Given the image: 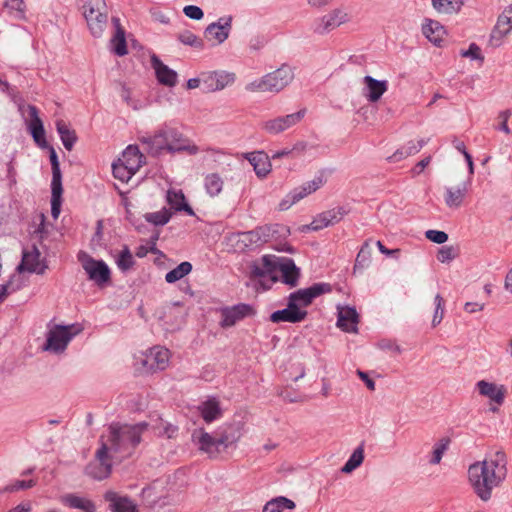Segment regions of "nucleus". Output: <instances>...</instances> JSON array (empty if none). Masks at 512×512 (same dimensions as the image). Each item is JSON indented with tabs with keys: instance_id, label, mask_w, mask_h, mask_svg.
<instances>
[{
	"instance_id": "f257e3e1",
	"label": "nucleus",
	"mask_w": 512,
	"mask_h": 512,
	"mask_svg": "<svg viewBox=\"0 0 512 512\" xmlns=\"http://www.w3.org/2000/svg\"><path fill=\"white\" fill-rule=\"evenodd\" d=\"M148 423L140 422L134 425L112 422L109 425V435L107 443L102 442L101 447L96 452L95 463H90L86 467V473L94 479L102 480L107 478L112 469V456L117 458L130 457L135 448L142 440V434L147 430Z\"/></svg>"
},
{
	"instance_id": "f03ea898",
	"label": "nucleus",
	"mask_w": 512,
	"mask_h": 512,
	"mask_svg": "<svg viewBox=\"0 0 512 512\" xmlns=\"http://www.w3.org/2000/svg\"><path fill=\"white\" fill-rule=\"evenodd\" d=\"M507 476V457L503 451H496L489 458L477 461L468 468L469 482L475 494L487 502L492 490L499 487Z\"/></svg>"
},
{
	"instance_id": "7ed1b4c3",
	"label": "nucleus",
	"mask_w": 512,
	"mask_h": 512,
	"mask_svg": "<svg viewBox=\"0 0 512 512\" xmlns=\"http://www.w3.org/2000/svg\"><path fill=\"white\" fill-rule=\"evenodd\" d=\"M143 144H147L155 153L166 150L171 154L187 152L189 155L198 153L199 148L174 127L162 125L153 136L141 138Z\"/></svg>"
},
{
	"instance_id": "20e7f679",
	"label": "nucleus",
	"mask_w": 512,
	"mask_h": 512,
	"mask_svg": "<svg viewBox=\"0 0 512 512\" xmlns=\"http://www.w3.org/2000/svg\"><path fill=\"white\" fill-rule=\"evenodd\" d=\"M241 436L242 433L238 425L226 424L219 427L213 434L200 430L198 435L195 431L192 438L201 451L213 458L216 457L221 450H225L236 444Z\"/></svg>"
},
{
	"instance_id": "39448f33",
	"label": "nucleus",
	"mask_w": 512,
	"mask_h": 512,
	"mask_svg": "<svg viewBox=\"0 0 512 512\" xmlns=\"http://www.w3.org/2000/svg\"><path fill=\"white\" fill-rule=\"evenodd\" d=\"M293 79L294 72L292 67L287 64H283L275 71L248 83L246 85V90L250 92L278 93L289 85Z\"/></svg>"
},
{
	"instance_id": "423d86ee",
	"label": "nucleus",
	"mask_w": 512,
	"mask_h": 512,
	"mask_svg": "<svg viewBox=\"0 0 512 512\" xmlns=\"http://www.w3.org/2000/svg\"><path fill=\"white\" fill-rule=\"evenodd\" d=\"M83 16L93 37L100 38L108 23V8L105 0H85Z\"/></svg>"
},
{
	"instance_id": "0eeeda50",
	"label": "nucleus",
	"mask_w": 512,
	"mask_h": 512,
	"mask_svg": "<svg viewBox=\"0 0 512 512\" xmlns=\"http://www.w3.org/2000/svg\"><path fill=\"white\" fill-rule=\"evenodd\" d=\"M79 331L80 329H77L75 325H56L48 332L44 349L54 353L63 352Z\"/></svg>"
},
{
	"instance_id": "6e6552de",
	"label": "nucleus",
	"mask_w": 512,
	"mask_h": 512,
	"mask_svg": "<svg viewBox=\"0 0 512 512\" xmlns=\"http://www.w3.org/2000/svg\"><path fill=\"white\" fill-rule=\"evenodd\" d=\"M332 288L329 283H314L312 286L299 289L297 291L292 292L288 300L295 304L296 307L305 308L308 307L315 298L319 297L322 294L331 292Z\"/></svg>"
},
{
	"instance_id": "1a4fd4ad",
	"label": "nucleus",
	"mask_w": 512,
	"mask_h": 512,
	"mask_svg": "<svg viewBox=\"0 0 512 512\" xmlns=\"http://www.w3.org/2000/svg\"><path fill=\"white\" fill-rule=\"evenodd\" d=\"M348 212L349 210L345 206H339L323 211L322 213L318 214L310 224L302 226L301 231H319L325 227L334 225L341 221L343 217L348 214Z\"/></svg>"
},
{
	"instance_id": "9d476101",
	"label": "nucleus",
	"mask_w": 512,
	"mask_h": 512,
	"mask_svg": "<svg viewBox=\"0 0 512 512\" xmlns=\"http://www.w3.org/2000/svg\"><path fill=\"white\" fill-rule=\"evenodd\" d=\"M221 321L220 326L222 328H229L234 326L238 321L243 320L246 317L254 316L256 311L250 304L239 303L231 307H224L220 310Z\"/></svg>"
},
{
	"instance_id": "9b49d317",
	"label": "nucleus",
	"mask_w": 512,
	"mask_h": 512,
	"mask_svg": "<svg viewBox=\"0 0 512 512\" xmlns=\"http://www.w3.org/2000/svg\"><path fill=\"white\" fill-rule=\"evenodd\" d=\"M231 28L232 17H223L206 27L204 37L207 41L211 42L212 46H217L222 44L229 37Z\"/></svg>"
},
{
	"instance_id": "f8f14e48",
	"label": "nucleus",
	"mask_w": 512,
	"mask_h": 512,
	"mask_svg": "<svg viewBox=\"0 0 512 512\" xmlns=\"http://www.w3.org/2000/svg\"><path fill=\"white\" fill-rule=\"evenodd\" d=\"M348 20V14L337 8L332 10L327 15H324L321 18L315 20L313 31L316 34L324 35L339 27L341 24L346 23Z\"/></svg>"
},
{
	"instance_id": "ddd939ff",
	"label": "nucleus",
	"mask_w": 512,
	"mask_h": 512,
	"mask_svg": "<svg viewBox=\"0 0 512 512\" xmlns=\"http://www.w3.org/2000/svg\"><path fill=\"white\" fill-rule=\"evenodd\" d=\"M82 266L88 274L89 279L94 281L98 286L108 283L111 279L110 268L103 260H95L87 256Z\"/></svg>"
},
{
	"instance_id": "4468645a",
	"label": "nucleus",
	"mask_w": 512,
	"mask_h": 512,
	"mask_svg": "<svg viewBox=\"0 0 512 512\" xmlns=\"http://www.w3.org/2000/svg\"><path fill=\"white\" fill-rule=\"evenodd\" d=\"M169 350L161 346H155L149 350L142 361L147 372H157L166 369L169 363Z\"/></svg>"
},
{
	"instance_id": "2eb2a0df",
	"label": "nucleus",
	"mask_w": 512,
	"mask_h": 512,
	"mask_svg": "<svg viewBox=\"0 0 512 512\" xmlns=\"http://www.w3.org/2000/svg\"><path fill=\"white\" fill-rule=\"evenodd\" d=\"M305 113L306 110L302 109L292 114L270 119L263 124V128L270 134H279L299 123L303 119Z\"/></svg>"
},
{
	"instance_id": "dca6fc26",
	"label": "nucleus",
	"mask_w": 512,
	"mask_h": 512,
	"mask_svg": "<svg viewBox=\"0 0 512 512\" xmlns=\"http://www.w3.org/2000/svg\"><path fill=\"white\" fill-rule=\"evenodd\" d=\"M236 239L235 248L240 251L254 250L265 244L261 226L253 230L239 232L232 236L231 240Z\"/></svg>"
},
{
	"instance_id": "f3484780",
	"label": "nucleus",
	"mask_w": 512,
	"mask_h": 512,
	"mask_svg": "<svg viewBox=\"0 0 512 512\" xmlns=\"http://www.w3.org/2000/svg\"><path fill=\"white\" fill-rule=\"evenodd\" d=\"M512 30V15L507 13V10L504 11L498 16L497 22L492 29L489 38V44L497 48L501 46L503 39L511 32Z\"/></svg>"
},
{
	"instance_id": "a211bd4d",
	"label": "nucleus",
	"mask_w": 512,
	"mask_h": 512,
	"mask_svg": "<svg viewBox=\"0 0 512 512\" xmlns=\"http://www.w3.org/2000/svg\"><path fill=\"white\" fill-rule=\"evenodd\" d=\"M280 258L264 255L261 265H253L252 275L257 278H268L271 282H276L278 280L276 272L279 271Z\"/></svg>"
},
{
	"instance_id": "6ab92c4d",
	"label": "nucleus",
	"mask_w": 512,
	"mask_h": 512,
	"mask_svg": "<svg viewBox=\"0 0 512 512\" xmlns=\"http://www.w3.org/2000/svg\"><path fill=\"white\" fill-rule=\"evenodd\" d=\"M308 315V312L304 309L296 307L289 300L287 307L282 310H277L270 315V321L273 323L289 322L299 323L303 321Z\"/></svg>"
},
{
	"instance_id": "aec40b11",
	"label": "nucleus",
	"mask_w": 512,
	"mask_h": 512,
	"mask_svg": "<svg viewBox=\"0 0 512 512\" xmlns=\"http://www.w3.org/2000/svg\"><path fill=\"white\" fill-rule=\"evenodd\" d=\"M150 62L160 84L168 87H174L177 84L178 75L176 71L165 65L157 55L153 54Z\"/></svg>"
},
{
	"instance_id": "412c9836",
	"label": "nucleus",
	"mask_w": 512,
	"mask_h": 512,
	"mask_svg": "<svg viewBox=\"0 0 512 512\" xmlns=\"http://www.w3.org/2000/svg\"><path fill=\"white\" fill-rule=\"evenodd\" d=\"M28 109L29 115L31 117V121L29 124V131L31 133V136L40 148L49 147V144L45 139V129L42 120L38 116V109L36 108V106L33 105H30Z\"/></svg>"
},
{
	"instance_id": "4be33fe9",
	"label": "nucleus",
	"mask_w": 512,
	"mask_h": 512,
	"mask_svg": "<svg viewBox=\"0 0 512 512\" xmlns=\"http://www.w3.org/2000/svg\"><path fill=\"white\" fill-rule=\"evenodd\" d=\"M279 272L282 282L290 287H296L300 278V269L291 258L281 257L279 262Z\"/></svg>"
},
{
	"instance_id": "5701e85b",
	"label": "nucleus",
	"mask_w": 512,
	"mask_h": 512,
	"mask_svg": "<svg viewBox=\"0 0 512 512\" xmlns=\"http://www.w3.org/2000/svg\"><path fill=\"white\" fill-rule=\"evenodd\" d=\"M112 23L115 28V33L110 39V51L119 57L125 56L128 53L125 30L121 26L119 18L112 17Z\"/></svg>"
},
{
	"instance_id": "b1692460",
	"label": "nucleus",
	"mask_w": 512,
	"mask_h": 512,
	"mask_svg": "<svg viewBox=\"0 0 512 512\" xmlns=\"http://www.w3.org/2000/svg\"><path fill=\"white\" fill-rule=\"evenodd\" d=\"M363 82L365 84L364 96L371 103L377 102L388 89L386 80H377L369 75L363 78Z\"/></svg>"
},
{
	"instance_id": "393cba45",
	"label": "nucleus",
	"mask_w": 512,
	"mask_h": 512,
	"mask_svg": "<svg viewBox=\"0 0 512 512\" xmlns=\"http://www.w3.org/2000/svg\"><path fill=\"white\" fill-rule=\"evenodd\" d=\"M359 322V315L354 307H343L339 309L337 326L348 333H357V324Z\"/></svg>"
},
{
	"instance_id": "a878e982",
	"label": "nucleus",
	"mask_w": 512,
	"mask_h": 512,
	"mask_svg": "<svg viewBox=\"0 0 512 512\" xmlns=\"http://www.w3.org/2000/svg\"><path fill=\"white\" fill-rule=\"evenodd\" d=\"M422 33L431 43L440 47L444 41L446 30L439 21L426 18L422 24Z\"/></svg>"
},
{
	"instance_id": "bb28decb",
	"label": "nucleus",
	"mask_w": 512,
	"mask_h": 512,
	"mask_svg": "<svg viewBox=\"0 0 512 512\" xmlns=\"http://www.w3.org/2000/svg\"><path fill=\"white\" fill-rule=\"evenodd\" d=\"M104 498L110 503L112 512H138L137 505L127 496H119L116 492L108 491Z\"/></svg>"
},
{
	"instance_id": "cd10ccee",
	"label": "nucleus",
	"mask_w": 512,
	"mask_h": 512,
	"mask_svg": "<svg viewBox=\"0 0 512 512\" xmlns=\"http://www.w3.org/2000/svg\"><path fill=\"white\" fill-rule=\"evenodd\" d=\"M119 161L124 162L130 170L136 173L145 163V156L141 153L138 146L129 145L123 151L122 157L119 158Z\"/></svg>"
},
{
	"instance_id": "c85d7f7f",
	"label": "nucleus",
	"mask_w": 512,
	"mask_h": 512,
	"mask_svg": "<svg viewBox=\"0 0 512 512\" xmlns=\"http://www.w3.org/2000/svg\"><path fill=\"white\" fill-rule=\"evenodd\" d=\"M477 387L481 395L488 397L498 405L504 402L506 392L504 386H497L494 383L481 380L477 383Z\"/></svg>"
},
{
	"instance_id": "c756f323",
	"label": "nucleus",
	"mask_w": 512,
	"mask_h": 512,
	"mask_svg": "<svg viewBox=\"0 0 512 512\" xmlns=\"http://www.w3.org/2000/svg\"><path fill=\"white\" fill-rule=\"evenodd\" d=\"M469 181L457 188L446 187L444 201L449 208H459L468 192Z\"/></svg>"
},
{
	"instance_id": "7c9ffc66",
	"label": "nucleus",
	"mask_w": 512,
	"mask_h": 512,
	"mask_svg": "<svg viewBox=\"0 0 512 512\" xmlns=\"http://www.w3.org/2000/svg\"><path fill=\"white\" fill-rule=\"evenodd\" d=\"M247 160L253 166L259 177H265L270 172L271 163L266 153L255 151L246 155Z\"/></svg>"
},
{
	"instance_id": "2f4dec72",
	"label": "nucleus",
	"mask_w": 512,
	"mask_h": 512,
	"mask_svg": "<svg viewBox=\"0 0 512 512\" xmlns=\"http://www.w3.org/2000/svg\"><path fill=\"white\" fill-rule=\"evenodd\" d=\"M265 243L280 241L290 235V228L287 225L274 223L261 226Z\"/></svg>"
},
{
	"instance_id": "473e14b6",
	"label": "nucleus",
	"mask_w": 512,
	"mask_h": 512,
	"mask_svg": "<svg viewBox=\"0 0 512 512\" xmlns=\"http://www.w3.org/2000/svg\"><path fill=\"white\" fill-rule=\"evenodd\" d=\"M61 501L65 506L73 509H80L83 512H95L96 510V506L93 501L73 493L64 495Z\"/></svg>"
},
{
	"instance_id": "72a5a7b5",
	"label": "nucleus",
	"mask_w": 512,
	"mask_h": 512,
	"mask_svg": "<svg viewBox=\"0 0 512 512\" xmlns=\"http://www.w3.org/2000/svg\"><path fill=\"white\" fill-rule=\"evenodd\" d=\"M56 130L65 149L71 151L78 140L75 130L71 129L64 120L56 121Z\"/></svg>"
},
{
	"instance_id": "f704fd0d",
	"label": "nucleus",
	"mask_w": 512,
	"mask_h": 512,
	"mask_svg": "<svg viewBox=\"0 0 512 512\" xmlns=\"http://www.w3.org/2000/svg\"><path fill=\"white\" fill-rule=\"evenodd\" d=\"M167 201L172 209L175 211H184L189 216H194V210L192 207L186 202L185 196L181 190L173 191L170 190L167 193Z\"/></svg>"
},
{
	"instance_id": "c9c22d12",
	"label": "nucleus",
	"mask_w": 512,
	"mask_h": 512,
	"mask_svg": "<svg viewBox=\"0 0 512 512\" xmlns=\"http://www.w3.org/2000/svg\"><path fill=\"white\" fill-rule=\"evenodd\" d=\"M428 140L420 139L415 143L414 141H409L406 145L402 146L401 148L397 149L395 153L389 157L391 161L397 162L404 158H407L408 156L417 154L426 144Z\"/></svg>"
},
{
	"instance_id": "e433bc0d",
	"label": "nucleus",
	"mask_w": 512,
	"mask_h": 512,
	"mask_svg": "<svg viewBox=\"0 0 512 512\" xmlns=\"http://www.w3.org/2000/svg\"><path fill=\"white\" fill-rule=\"evenodd\" d=\"M200 414L206 423H211L221 416V408L219 402L212 398L203 402L199 406Z\"/></svg>"
},
{
	"instance_id": "4c0bfd02",
	"label": "nucleus",
	"mask_w": 512,
	"mask_h": 512,
	"mask_svg": "<svg viewBox=\"0 0 512 512\" xmlns=\"http://www.w3.org/2000/svg\"><path fill=\"white\" fill-rule=\"evenodd\" d=\"M39 258L40 252L36 246H33V250L31 252H23L21 267H23L25 270L29 272L42 274L44 272V269L38 268Z\"/></svg>"
},
{
	"instance_id": "58836bf2",
	"label": "nucleus",
	"mask_w": 512,
	"mask_h": 512,
	"mask_svg": "<svg viewBox=\"0 0 512 512\" xmlns=\"http://www.w3.org/2000/svg\"><path fill=\"white\" fill-rule=\"evenodd\" d=\"M433 9L440 14H455L461 10L463 0H431Z\"/></svg>"
},
{
	"instance_id": "ea45409f",
	"label": "nucleus",
	"mask_w": 512,
	"mask_h": 512,
	"mask_svg": "<svg viewBox=\"0 0 512 512\" xmlns=\"http://www.w3.org/2000/svg\"><path fill=\"white\" fill-rule=\"evenodd\" d=\"M224 181L218 173H209L204 177V188L211 197L218 196L223 189Z\"/></svg>"
},
{
	"instance_id": "a19ab883",
	"label": "nucleus",
	"mask_w": 512,
	"mask_h": 512,
	"mask_svg": "<svg viewBox=\"0 0 512 512\" xmlns=\"http://www.w3.org/2000/svg\"><path fill=\"white\" fill-rule=\"evenodd\" d=\"M235 80L234 73L228 72H214L208 77V81H210L209 87L212 90H222L226 86L232 84Z\"/></svg>"
},
{
	"instance_id": "79ce46f5",
	"label": "nucleus",
	"mask_w": 512,
	"mask_h": 512,
	"mask_svg": "<svg viewBox=\"0 0 512 512\" xmlns=\"http://www.w3.org/2000/svg\"><path fill=\"white\" fill-rule=\"evenodd\" d=\"M294 508L295 503L292 500L279 496L268 501L263 507V512H282L285 509L292 510Z\"/></svg>"
},
{
	"instance_id": "37998d69",
	"label": "nucleus",
	"mask_w": 512,
	"mask_h": 512,
	"mask_svg": "<svg viewBox=\"0 0 512 512\" xmlns=\"http://www.w3.org/2000/svg\"><path fill=\"white\" fill-rule=\"evenodd\" d=\"M364 460V442H362L350 455L347 462L344 464V466L341 468V471L343 473H351L356 468H358Z\"/></svg>"
},
{
	"instance_id": "c03bdc74",
	"label": "nucleus",
	"mask_w": 512,
	"mask_h": 512,
	"mask_svg": "<svg viewBox=\"0 0 512 512\" xmlns=\"http://www.w3.org/2000/svg\"><path fill=\"white\" fill-rule=\"evenodd\" d=\"M324 184L322 176L316 177L315 179L304 183L303 185L295 188V199L301 200L307 195L315 192Z\"/></svg>"
},
{
	"instance_id": "a18cd8bd",
	"label": "nucleus",
	"mask_w": 512,
	"mask_h": 512,
	"mask_svg": "<svg viewBox=\"0 0 512 512\" xmlns=\"http://www.w3.org/2000/svg\"><path fill=\"white\" fill-rule=\"evenodd\" d=\"M192 271V264L188 261L181 262L177 267L167 272L165 280L167 283H175Z\"/></svg>"
},
{
	"instance_id": "49530a36",
	"label": "nucleus",
	"mask_w": 512,
	"mask_h": 512,
	"mask_svg": "<svg viewBox=\"0 0 512 512\" xmlns=\"http://www.w3.org/2000/svg\"><path fill=\"white\" fill-rule=\"evenodd\" d=\"M4 8H6L9 15L15 19H25L26 5L24 0H5Z\"/></svg>"
},
{
	"instance_id": "de8ad7c7",
	"label": "nucleus",
	"mask_w": 512,
	"mask_h": 512,
	"mask_svg": "<svg viewBox=\"0 0 512 512\" xmlns=\"http://www.w3.org/2000/svg\"><path fill=\"white\" fill-rule=\"evenodd\" d=\"M116 264L122 272H126L133 268L135 260L127 245H124L116 258Z\"/></svg>"
},
{
	"instance_id": "09e8293b",
	"label": "nucleus",
	"mask_w": 512,
	"mask_h": 512,
	"mask_svg": "<svg viewBox=\"0 0 512 512\" xmlns=\"http://www.w3.org/2000/svg\"><path fill=\"white\" fill-rule=\"evenodd\" d=\"M177 39L184 45L191 46L197 50H203L204 49V41L194 33H192L189 30H185L183 32H180L177 35Z\"/></svg>"
},
{
	"instance_id": "8fccbe9b",
	"label": "nucleus",
	"mask_w": 512,
	"mask_h": 512,
	"mask_svg": "<svg viewBox=\"0 0 512 512\" xmlns=\"http://www.w3.org/2000/svg\"><path fill=\"white\" fill-rule=\"evenodd\" d=\"M171 217L172 213L166 208L157 212L146 213L144 215L145 220L155 226H163L167 224Z\"/></svg>"
},
{
	"instance_id": "3c124183",
	"label": "nucleus",
	"mask_w": 512,
	"mask_h": 512,
	"mask_svg": "<svg viewBox=\"0 0 512 512\" xmlns=\"http://www.w3.org/2000/svg\"><path fill=\"white\" fill-rule=\"evenodd\" d=\"M47 149L49 150V159H50L51 169H52L51 185L62 184V173L60 170V164H59L57 153H56L55 149L50 145H49V147H47Z\"/></svg>"
},
{
	"instance_id": "603ef678",
	"label": "nucleus",
	"mask_w": 512,
	"mask_h": 512,
	"mask_svg": "<svg viewBox=\"0 0 512 512\" xmlns=\"http://www.w3.org/2000/svg\"><path fill=\"white\" fill-rule=\"evenodd\" d=\"M371 260V249L368 241L364 242L361 246L360 251L358 252L354 264V272L357 270L364 269L367 267Z\"/></svg>"
},
{
	"instance_id": "864d4df0",
	"label": "nucleus",
	"mask_w": 512,
	"mask_h": 512,
	"mask_svg": "<svg viewBox=\"0 0 512 512\" xmlns=\"http://www.w3.org/2000/svg\"><path fill=\"white\" fill-rule=\"evenodd\" d=\"M112 173L116 179L124 183L128 182L136 174L124 162L119 160L112 164Z\"/></svg>"
},
{
	"instance_id": "5fc2aeb1",
	"label": "nucleus",
	"mask_w": 512,
	"mask_h": 512,
	"mask_svg": "<svg viewBox=\"0 0 512 512\" xmlns=\"http://www.w3.org/2000/svg\"><path fill=\"white\" fill-rule=\"evenodd\" d=\"M51 213L54 218H57L60 213L61 196L63 193L62 184L51 185Z\"/></svg>"
},
{
	"instance_id": "6e6d98bb",
	"label": "nucleus",
	"mask_w": 512,
	"mask_h": 512,
	"mask_svg": "<svg viewBox=\"0 0 512 512\" xmlns=\"http://www.w3.org/2000/svg\"><path fill=\"white\" fill-rule=\"evenodd\" d=\"M450 443L449 438H442L439 442H437L434 445L433 451H432V457L430 459V464L436 465L439 464L443 454L448 449V445Z\"/></svg>"
},
{
	"instance_id": "4d7b16f0",
	"label": "nucleus",
	"mask_w": 512,
	"mask_h": 512,
	"mask_svg": "<svg viewBox=\"0 0 512 512\" xmlns=\"http://www.w3.org/2000/svg\"><path fill=\"white\" fill-rule=\"evenodd\" d=\"M434 303H435V311H434V315H433V319H432V326L436 327L437 325H439L441 323V321L444 317L445 300L440 294H437L434 298Z\"/></svg>"
},
{
	"instance_id": "13d9d810",
	"label": "nucleus",
	"mask_w": 512,
	"mask_h": 512,
	"mask_svg": "<svg viewBox=\"0 0 512 512\" xmlns=\"http://www.w3.org/2000/svg\"><path fill=\"white\" fill-rule=\"evenodd\" d=\"M37 484V481L34 479L30 480H16L15 482L5 486L1 492H16L19 490H26L34 487Z\"/></svg>"
},
{
	"instance_id": "bf43d9fd",
	"label": "nucleus",
	"mask_w": 512,
	"mask_h": 512,
	"mask_svg": "<svg viewBox=\"0 0 512 512\" xmlns=\"http://www.w3.org/2000/svg\"><path fill=\"white\" fill-rule=\"evenodd\" d=\"M154 430L157 435L159 436H166L167 438H173L178 432V427L170 424V423H163L161 421L159 426H155Z\"/></svg>"
},
{
	"instance_id": "052dcab7",
	"label": "nucleus",
	"mask_w": 512,
	"mask_h": 512,
	"mask_svg": "<svg viewBox=\"0 0 512 512\" xmlns=\"http://www.w3.org/2000/svg\"><path fill=\"white\" fill-rule=\"evenodd\" d=\"M460 55L465 58H471L473 60L484 61V56L481 54V49L476 43H471L467 50H461Z\"/></svg>"
},
{
	"instance_id": "680f3d73",
	"label": "nucleus",
	"mask_w": 512,
	"mask_h": 512,
	"mask_svg": "<svg viewBox=\"0 0 512 512\" xmlns=\"http://www.w3.org/2000/svg\"><path fill=\"white\" fill-rule=\"evenodd\" d=\"M512 115V111L510 109L503 110L499 112L498 119L500 120V123L498 126L495 127V129L504 132L505 134H510L511 130L508 126V120Z\"/></svg>"
},
{
	"instance_id": "e2e57ef3",
	"label": "nucleus",
	"mask_w": 512,
	"mask_h": 512,
	"mask_svg": "<svg viewBox=\"0 0 512 512\" xmlns=\"http://www.w3.org/2000/svg\"><path fill=\"white\" fill-rule=\"evenodd\" d=\"M425 236L428 240L437 244H443L448 240V234L440 230H428L425 232Z\"/></svg>"
},
{
	"instance_id": "0e129e2a",
	"label": "nucleus",
	"mask_w": 512,
	"mask_h": 512,
	"mask_svg": "<svg viewBox=\"0 0 512 512\" xmlns=\"http://www.w3.org/2000/svg\"><path fill=\"white\" fill-rule=\"evenodd\" d=\"M455 257V250L452 246H442L437 254V259L442 263L449 262Z\"/></svg>"
},
{
	"instance_id": "69168bd1",
	"label": "nucleus",
	"mask_w": 512,
	"mask_h": 512,
	"mask_svg": "<svg viewBox=\"0 0 512 512\" xmlns=\"http://www.w3.org/2000/svg\"><path fill=\"white\" fill-rule=\"evenodd\" d=\"M184 14L193 20H201L204 17L203 10L195 5H187L183 9Z\"/></svg>"
},
{
	"instance_id": "338daca9",
	"label": "nucleus",
	"mask_w": 512,
	"mask_h": 512,
	"mask_svg": "<svg viewBox=\"0 0 512 512\" xmlns=\"http://www.w3.org/2000/svg\"><path fill=\"white\" fill-rule=\"evenodd\" d=\"M299 200L295 199V189H293L280 203L279 210L284 211L289 209L293 204Z\"/></svg>"
},
{
	"instance_id": "774afa93",
	"label": "nucleus",
	"mask_w": 512,
	"mask_h": 512,
	"mask_svg": "<svg viewBox=\"0 0 512 512\" xmlns=\"http://www.w3.org/2000/svg\"><path fill=\"white\" fill-rule=\"evenodd\" d=\"M484 309V304H479L477 302H467L464 306V310L467 313H475L478 311H482Z\"/></svg>"
}]
</instances>
